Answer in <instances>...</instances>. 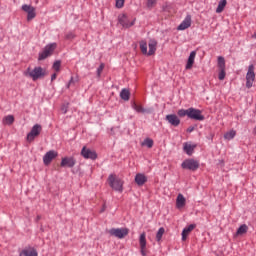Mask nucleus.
<instances>
[{"mask_svg": "<svg viewBox=\"0 0 256 256\" xmlns=\"http://www.w3.org/2000/svg\"><path fill=\"white\" fill-rule=\"evenodd\" d=\"M25 77H30V79L37 81L39 79H43L46 75V70L40 66L31 69L28 67L24 72Z\"/></svg>", "mask_w": 256, "mask_h": 256, "instance_id": "obj_1", "label": "nucleus"}, {"mask_svg": "<svg viewBox=\"0 0 256 256\" xmlns=\"http://www.w3.org/2000/svg\"><path fill=\"white\" fill-rule=\"evenodd\" d=\"M109 186L114 189V191H123V180L119 179L115 174H110L108 177Z\"/></svg>", "mask_w": 256, "mask_h": 256, "instance_id": "obj_2", "label": "nucleus"}, {"mask_svg": "<svg viewBox=\"0 0 256 256\" xmlns=\"http://www.w3.org/2000/svg\"><path fill=\"white\" fill-rule=\"evenodd\" d=\"M253 83H255V65L251 64L248 66V70L246 73L247 89H251V87H253Z\"/></svg>", "mask_w": 256, "mask_h": 256, "instance_id": "obj_3", "label": "nucleus"}, {"mask_svg": "<svg viewBox=\"0 0 256 256\" xmlns=\"http://www.w3.org/2000/svg\"><path fill=\"white\" fill-rule=\"evenodd\" d=\"M55 49H57V43H52L47 45L44 50L39 54V61H43L45 59H47V57H51V55H53V51H55Z\"/></svg>", "mask_w": 256, "mask_h": 256, "instance_id": "obj_4", "label": "nucleus"}, {"mask_svg": "<svg viewBox=\"0 0 256 256\" xmlns=\"http://www.w3.org/2000/svg\"><path fill=\"white\" fill-rule=\"evenodd\" d=\"M112 237H117V239H125L129 235V230L127 228H112L108 231Z\"/></svg>", "mask_w": 256, "mask_h": 256, "instance_id": "obj_5", "label": "nucleus"}, {"mask_svg": "<svg viewBox=\"0 0 256 256\" xmlns=\"http://www.w3.org/2000/svg\"><path fill=\"white\" fill-rule=\"evenodd\" d=\"M188 118L193 119L194 121H204L205 116L199 109L195 108H188Z\"/></svg>", "mask_w": 256, "mask_h": 256, "instance_id": "obj_6", "label": "nucleus"}, {"mask_svg": "<svg viewBox=\"0 0 256 256\" xmlns=\"http://www.w3.org/2000/svg\"><path fill=\"white\" fill-rule=\"evenodd\" d=\"M118 22L125 29H129V27H133L135 25V19H133L132 21L129 20V16H127V14H120L118 16Z\"/></svg>", "mask_w": 256, "mask_h": 256, "instance_id": "obj_7", "label": "nucleus"}, {"mask_svg": "<svg viewBox=\"0 0 256 256\" xmlns=\"http://www.w3.org/2000/svg\"><path fill=\"white\" fill-rule=\"evenodd\" d=\"M181 167L182 169H188L189 171H197V169H199V161L187 159L182 163Z\"/></svg>", "mask_w": 256, "mask_h": 256, "instance_id": "obj_8", "label": "nucleus"}, {"mask_svg": "<svg viewBox=\"0 0 256 256\" xmlns=\"http://www.w3.org/2000/svg\"><path fill=\"white\" fill-rule=\"evenodd\" d=\"M42 127L39 124H36L32 127L30 133L27 135V141L31 142L35 140V137H39L42 131Z\"/></svg>", "mask_w": 256, "mask_h": 256, "instance_id": "obj_9", "label": "nucleus"}, {"mask_svg": "<svg viewBox=\"0 0 256 256\" xmlns=\"http://www.w3.org/2000/svg\"><path fill=\"white\" fill-rule=\"evenodd\" d=\"M218 79L220 81H223L225 79V76L227 75L225 72V58L223 56L218 57Z\"/></svg>", "mask_w": 256, "mask_h": 256, "instance_id": "obj_10", "label": "nucleus"}, {"mask_svg": "<svg viewBox=\"0 0 256 256\" xmlns=\"http://www.w3.org/2000/svg\"><path fill=\"white\" fill-rule=\"evenodd\" d=\"M81 155L82 157H84V159H92V160L97 159V152L85 146L81 150Z\"/></svg>", "mask_w": 256, "mask_h": 256, "instance_id": "obj_11", "label": "nucleus"}, {"mask_svg": "<svg viewBox=\"0 0 256 256\" xmlns=\"http://www.w3.org/2000/svg\"><path fill=\"white\" fill-rule=\"evenodd\" d=\"M140 253L142 256H147V238L145 232L140 235L139 238Z\"/></svg>", "mask_w": 256, "mask_h": 256, "instance_id": "obj_12", "label": "nucleus"}, {"mask_svg": "<svg viewBox=\"0 0 256 256\" xmlns=\"http://www.w3.org/2000/svg\"><path fill=\"white\" fill-rule=\"evenodd\" d=\"M59 153H57V151L55 150H50L48 151L44 157H43V163L44 165H51V161H53V159H55L56 157H58Z\"/></svg>", "mask_w": 256, "mask_h": 256, "instance_id": "obj_13", "label": "nucleus"}, {"mask_svg": "<svg viewBox=\"0 0 256 256\" xmlns=\"http://www.w3.org/2000/svg\"><path fill=\"white\" fill-rule=\"evenodd\" d=\"M22 10H24L25 13H27V20L28 21H31V20L35 19L36 15H37L35 13V7L25 4V5L22 6Z\"/></svg>", "mask_w": 256, "mask_h": 256, "instance_id": "obj_14", "label": "nucleus"}, {"mask_svg": "<svg viewBox=\"0 0 256 256\" xmlns=\"http://www.w3.org/2000/svg\"><path fill=\"white\" fill-rule=\"evenodd\" d=\"M166 121H168V123H170V125H173V127H179V125L181 124V120L175 114L167 115Z\"/></svg>", "mask_w": 256, "mask_h": 256, "instance_id": "obj_15", "label": "nucleus"}, {"mask_svg": "<svg viewBox=\"0 0 256 256\" xmlns=\"http://www.w3.org/2000/svg\"><path fill=\"white\" fill-rule=\"evenodd\" d=\"M191 27V15H187L185 19L178 26V31H185V29H189Z\"/></svg>", "mask_w": 256, "mask_h": 256, "instance_id": "obj_16", "label": "nucleus"}, {"mask_svg": "<svg viewBox=\"0 0 256 256\" xmlns=\"http://www.w3.org/2000/svg\"><path fill=\"white\" fill-rule=\"evenodd\" d=\"M19 256H39V253H37V250L33 247L24 248Z\"/></svg>", "mask_w": 256, "mask_h": 256, "instance_id": "obj_17", "label": "nucleus"}, {"mask_svg": "<svg viewBox=\"0 0 256 256\" xmlns=\"http://www.w3.org/2000/svg\"><path fill=\"white\" fill-rule=\"evenodd\" d=\"M60 166L61 167H69V168L75 167V159H73V157L62 158Z\"/></svg>", "mask_w": 256, "mask_h": 256, "instance_id": "obj_18", "label": "nucleus"}, {"mask_svg": "<svg viewBox=\"0 0 256 256\" xmlns=\"http://www.w3.org/2000/svg\"><path fill=\"white\" fill-rule=\"evenodd\" d=\"M195 57H197V52L192 51L188 57L187 64H186V69H193V65L195 64Z\"/></svg>", "mask_w": 256, "mask_h": 256, "instance_id": "obj_19", "label": "nucleus"}, {"mask_svg": "<svg viewBox=\"0 0 256 256\" xmlns=\"http://www.w3.org/2000/svg\"><path fill=\"white\" fill-rule=\"evenodd\" d=\"M149 51L148 56L151 57V55H155V51H157V40L150 39L148 43Z\"/></svg>", "mask_w": 256, "mask_h": 256, "instance_id": "obj_20", "label": "nucleus"}, {"mask_svg": "<svg viewBox=\"0 0 256 256\" xmlns=\"http://www.w3.org/2000/svg\"><path fill=\"white\" fill-rule=\"evenodd\" d=\"M135 183H137L140 187H142V185H145V183H147V176L141 173L136 174Z\"/></svg>", "mask_w": 256, "mask_h": 256, "instance_id": "obj_21", "label": "nucleus"}, {"mask_svg": "<svg viewBox=\"0 0 256 256\" xmlns=\"http://www.w3.org/2000/svg\"><path fill=\"white\" fill-rule=\"evenodd\" d=\"M186 201L187 200L185 199V196H183V194H178V196L176 198L177 209H183V207H185Z\"/></svg>", "mask_w": 256, "mask_h": 256, "instance_id": "obj_22", "label": "nucleus"}, {"mask_svg": "<svg viewBox=\"0 0 256 256\" xmlns=\"http://www.w3.org/2000/svg\"><path fill=\"white\" fill-rule=\"evenodd\" d=\"M195 229V224H191L188 227L184 228L182 231V241H185L189 237V233Z\"/></svg>", "mask_w": 256, "mask_h": 256, "instance_id": "obj_23", "label": "nucleus"}, {"mask_svg": "<svg viewBox=\"0 0 256 256\" xmlns=\"http://www.w3.org/2000/svg\"><path fill=\"white\" fill-rule=\"evenodd\" d=\"M247 231H249V227L246 224H243V225H241L238 228V230H237V232L235 234V237H239L241 235H245V233H247Z\"/></svg>", "mask_w": 256, "mask_h": 256, "instance_id": "obj_24", "label": "nucleus"}, {"mask_svg": "<svg viewBox=\"0 0 256 256\" xmlns=\"http://www.w3.org/2000/svg\"><path fill=\"white\" fill-rule=\"evenodd\" d=\"M225 7H227V0H220L216 9V13H223Z\"/></svg>", "mask_w": 256, "mask_h": 256, "instance_id": "obj_25", "label": "nucleus"}, {"mask_svg": "<svg viewBox=\"0 0 256 256\" xmlns=\"http://www.w3.org/2000/svg\"><path fill=\"white\" fill-rule=\"evenodd\" d=\"M13 123H15V117H13V115H8L3 118L4 125H13Z\"/></svg>", "mask_w": 256, "mask_h": 256, "instance_id": "obj_26", "label": "nucleus"}, {"mask_svg": "<svg viewBox=\"0 0 256 256\" xmlns=\"http://www.w3.org/2000/svg\"><path fill=\"white\" fill-rule=\"evenodd\" d=\"M236 135L237 132L235 130H231L224 134V139H226V141H231V139H234Z\"/></svg>", "mask_w": 256, "mask_h": 256, "instance_id": "obj_27", "label": "nucleus"}, {"mask_svg": "<svg viewBox=\"0 0 256 256\" xmlns=\"http://www.w3.org/2000/svg\"><path fill=\"white\" fill-rule=\"evenodd\" d=\"M121 99L124 101H129V98L131 97V93L127 89H123L120 93Z\"/></svg>", "mask_w": 256, "mask_h": 256, "instance_id": "obj_28", "label": "nucleus"}, {"mask_svg": "<svg viewBox=\"0 0 256 256\" xmlns=\"http://www.w3.org/2000/svg\"><path fill=\"white\" fill-rule=\"evenodd\" d=\"M194 149H195V146L188 143L184 144V151L187 153V155H192Z\"/></svg>", "mask_w": 256, "mask_h": 256, "instance_id": "obj_29", "label": "nucleus"}, {"mask_svg": "<svg viewBox=\"0 0 256 256\" xmlns=\"http://www.w3.org/2000/svg\"><path fill=\"white\" fill-rule=\"evenodd\" d=\"M140 50L143 55H149V51H147V42L140 41Z\"/></svg>", "mask_w": 256, "mask_h": 256, "instance_id": "obj_30", "label": "nucleus"}, {"mask_svg": "<svg viewBox=\"0 0 256 256\" xmlns=\"http://www.w3.org/2000/svg\"><path fill=\"white\" fill-rule=\"evenodd\" d=\"M154 145L153 139L151 138H146L143 142H142V146L143 147H148V149H151Z\"/></svg>", "mask_w": 256, "mask_h": 256, "instance_id": "obj_31", "label": "nucleus"}, {"mask_svg": "<svg viewBox=\"0 0 256 256\" xmlns=\"http://www.w3.org/2000/svg\"><path fill=\"white\" fill-rule=\"evenodd\" d=\"M132 107L135 111H137V113H145V109L143 108V106L138 105L137 103H133Z\"/></svg>", "mask_w": 256, "mask_h": 256, "instance_id": "obj_32", "label": "nucleus"}, {"mask_svg": "<svg viewBox=\"0 0 256 256\" xmlns=\"http://www.w3.org/2000/svg\"><path fill=\"white\" fill-rule=\"evenodd\" d=\"M163 235H165V228L161 227L157 234H156V240L159 242L163 238Z\"/></svg>", "mask_w": 256, "mask_h": 256, "instance_id": "obj_33", "label": "nucleus"}, {"mask_svg": "<svg viewBox=\"0 0 256 256\" xmlns=\"http://www.w3.org/2000/svg\"><path fill=\"white\" fill-rule=\"evenodd\" d=\"M178 115H179V117H185V116H187V117H189V108L188 109H180L179 111H178Z\"/></svg>", "mask_w": 256, "mask_h": 256, "instance_id": "obj_34", "label": "nucleus"}, {"mask_svg": "<svg viewBox=\"0 0 256 256\" xmlns=\"http://www.w3.org/2000/svg\"><path fill=\"white\" fill-rule=\"evenodd\" d=\"M156 4H157V0H147L148 9H153V7H155Z\"/></svg>", "mask_w": 256, "mask_h": 256, "instance_id": "obj_35", "label": "nucleus"}, {"mask_svg": "<svg viewBox=\"0 0 256 256\" xmlns=\"http://www.w3.org/2000/svg\"><path fill=\"white\" fill-rule=\"evenodd\" d=\"M103 69H105V64L101 63L97 69V77H101V73H103Z\"/></svg>", "mask_w": 256, "mask_h": 256, "instance_id": "obj_36", "label": "nucleus"}, {"mask_svg": "<svg viewBox=\"0 0 256 256\" xmlns=\"http://www.w3.org/2000/svg\"><path fill=\"white\" fill-rule=\"evenodd\" d=\"M124 5H125V0H116L117 9L123 8Z\"/></svg>", "mask_w": 256, "mask_h": 256, "instance_id": "obj_37", "label": "nucleus"}, {"mask_svg": "<svg viewBox=\"0 0 256 256\" xmlns=\"http://www.w3.org/2000/svg\"><path fill=\"white\" fill-rule=\"evenodd\" d=\"M59 69H61V61H56L53 64V70L54 71H59Z\"/></svg>", "mask_w": 256, "mask_h": 256, "instance_id": "obj_38", "label": "nucleus"}, {"mask_svg": "<svg viewBox=\"0 0 256 256\" xmlns=\"http://www.w3.org/2000/svg\"><path fill=\"white\" fill-rule=\"evenodd\" d=\"M65 39H75V34L73 32H69L68 34H66Z\"/></svg>", "mask_w": 256, "mask_h": 256, "instance_id": "obj_39", "label": "nucleus"}, {"mask_svg": "<svg viewBox=\"0 0 256 256\" xmlns=\"http://www.w3.org/2000/svg\"><path fill=\"white\" fill-rule=\"evenodd\" d=\"M68 107H69V104L63 105L62 108H61V111H62L64 114L67 113Z\"/></svg>", "mask_w": 256, "mask_h": 256, "instance_id": "obj_40", "label": "nucleus"}, {"mask_svg": "<svg viewBox=\"0 0 256 256\" xmlns=\"http://www.w3.org/2000/svg\"><path fill=\"white\" fill-rule=\"evenodd\" d=\"M73 83H74V80H73V77H71L69 83H68L67 86H66L67 89H69V88L71 87V85H73Z\"/></svg>", "mask_w": 256, "mask_h": 256, "instance_id": "obj_41", "label": "nucleus"}, {"mask_svg": "<svg viewBox=\"0 0 256 256\" xmlns=\"http://www.w3.org/2000/svg\"><path fill=\"white\" fill-rule=\"evenodd\" d=\"M55 79H57V73H54V74L51 76V81H55Z\"/></svg>", "mask_w": 256, "mask_h": 256, "instance_id": "obj_42", "label": "nucleus"}, {"mask_svg": "<svg viewBox=\"0 0 256 256\" xmlns=\"http://www.w3.org/2000/svg\"><path fill=\"white\" fill-rule=\"evenodd\" d=\"M194 130H195L194 127H189V128L187 129V132H188V133H193Z\"/></svg>", "mask_w": 256, "mask_h": 256, "instance_id": "obj_43", "label": "nucleus"}, {"mask_svg": "<svg viewBox=\"0 0 256 256\" xmlns=\"http://www.w3.org/2000/svg\"><path fill=\"white\" fill-rule=\"evenodd\" d=\"M252 39H256V32L252 35Z\"/></svg>", "mask_w": 256, "mask_h": 256, "instance_id": "obj_44", "label": "nucleus"}]
</instances>
